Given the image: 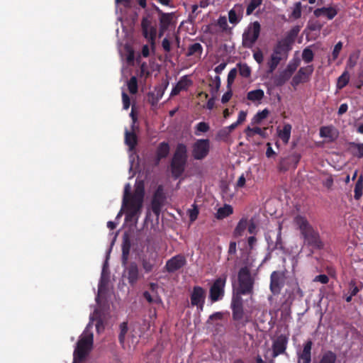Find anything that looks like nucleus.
Wrapping results in <instances>:
<instances>
[{
  "label": "nucleus",
  "mask_w": 363,
  "mask_h": 363,
  "mask_svg": "<svg viewBox=\"0 0 363 363\" xmlns=\"http://www.w3.org/2000/svg\"><path fill=\"white\" fill-rule=\"evenodd\" d=\"M299 31L300 26H294L283 38L277 41L267 62L268 74L273 73L281 61L287 60Z\"/></svg>",
  "instance_id": "obj_1"
},
{
  "label": "nucleus",
  "mask_w": 363,
  "mask_h": 363,
  "mask_svg": "<svg viewBox=\"0 0 363 363\" xmlns=\"http://www.w3.org/2000/svg\"><path fill=\"white\" fill-rule=\"evenodd\" d=\"M130 185L128 184L125 187V192L123 199V206L125 208V220L127 222L138 223L139 216L142 211L144 188L138 186L133 194H129Z\"/></svg>",
  "instance_id": "obj_2"
},
{
  "label": "nucleus",
  "mask_w": 363,
  "mask_h": 363,
  "mask_svg": "<svg viewBox=\"0 0 363 363\" xmlns=\"http://www.w3.org/2000/svg\"><path fill=\"white\" fill-rule=\"evenodd\" d=\"M294 223L299 230L305 245L315 250H322L324 247L319 232L312 226L304 216H296Z\"/></svg>",
  "instance_id": "obj_3"
},
{
  "label": "nucleus",
  "mask_w": 363,
  "mask_h": 363,
  "mask_svg": "<svg viewBox=\"0 0 363 363\" xmlns=\"http://www.w3.org/2000/svg\"><path fill=\"white\" fill-rule=\"evenodd\" d=\"M187 147L184 143H178L170 163L172 177L177 179L184 172L187 163Z\"/></svg>",
  "instance_id": "obj_4"
},
{
  "label": "nucleus",
  "mask_w": 363,
  "mask_h": 363,
  "mask_svg": "<svg viewBox=\"0 0 363 363\" xmlns=\"http://www.w3.org/2000/svg\"><path fill=\"white\" fill-rule=\"evenodd\" d=\"M238 287L234 296L252 295L253 294L255 279L247 267H241L238 274Z\"/></svg>",
  "instance_id": "obj_5"
},
{
  "label": "nucleus",
  "mask_w": 363,
  "mask_h": 363,
  "mask_svg": "<svg viewBox=\"0 0 363 363\" xmlns=\"http://www.w3.org/2000/svg\"><path fill=\"white\" fill-rule=\"evenodd\" d=\"M93 341V333L85 330L78 340L74 353L78 356V358L85 359L92 348Z\"/></svg>",
  "instance_id": "obj_6"
},
{
  "label": "nucleus",
  "mask_w": 363,
  "mask_h": 363,
  "mask_svg": "<svg viewBox=\"0 0 363 363\" xmlns=\"http://www.w3.org/2000/svg\"><path fill=\"white\" fill-rule=\"evenodd\" d=\"M226 281L227 274H225L215 279L209 289V298L212 302H216L223 298Z\"/></svg>",
  "instance_id": "obj_7"
},
{
  "label": "nucleus",
  "mask_w": 363,
  "mask_h": 363,
  "mask_svg": "<svg viewBox=\"0 0 363 363\" xmlns=\"http://www.w3.org/2000/svg\"><path fill=\"white\" fill-rule=\"evenodd\" d=\"M232 318L236 321V327H240V324L245 326L247 320L242 321L245 313L243 308V301L240 296H233L231 301Z\"/></svg>",
  "instance_id": "obj_8"
},
{
  "label": "nucleus",
  "mask_w": 363,
  "mask_h": 363,
  "mask_svg": "<svg viewBox=\"0 0 363 363\" xmlns=\"http://www.w3.org/2000/svg\"><path fill=\"white\" fill-rule=\"evenodd\" d=\"M123 272V277L126 279L131 286H135L143 277L139 267L135 262H127Z\"/></svg>",
  "instance_id": "obj_9"
},
{
  "label": "nucleus",
  "mask_w": 363,
  "mask_h": 363,
  "mask_svg": "<svg viewBox=\"0 0 363 363\" xmlns=\"http://www.w3.org/2000/svg\"><path fill=\"white\" fill-rule=\"evenodd\" d=\"M210 152V140L208 139H197L191 146V155L194 160L205 159Z\"/></svg>",
  "instance_id": "obj_10"
},
{
  "label": "nucleus",
  "mask_w": 363,
  "mask_h": 363,
  "mask_svg": "<svg viewBox=\"0 0 363 363\" xmlns=\"http://www.w3.org/2000/svg\"><path fill=\"white\" fill-rule=\"evenodd\" d=\"M206 297V290L200 286H194L190 294L191 305L196 306L199 311H202L204 308Z\"/></svg>",
  "instance_id": "obj_11"
},
{
  "label": "nucleus",
  "mask_w": 363,
  "mask_h": 363,
  "mask_svg": "<svg viewBox=\"0 0 363 363\" xmlns=\"http://www.w3.org/2000/svg\"><path fill=\"white\" fill-rule=\"evenodd\" d=\"M141 264L145 273L151 272L158 264L157 252L147 250L141 257Z\"/></svg>",
  "instance_id": "obj_12"
},
{
  "label": "nucleus",
  "mask_w": 363,
  "mask_h": 363,
  "mask_svg": "<svg viewBox=\"0 0 363 363\" xmlns=\"http://www.w3.org/2000/svg\"><path fill=\"white\" fill-rule=\"evenodd\" d=\"M260 24H250L242 35V44L251 48L257 40L260 33Z\"/></svg>",
  "instance_id": "obj_13"
},
{
  "label": "nucleus",
  "mask_w": 363,
  "mask_h": 363,
  "mask_svg": "<svg viewBox=\"0 0 363 363\" xmlns=\"http://www.w3.org/2000/svg\"><path fill=\"white\" fill-rule=\"evenodd\" d=\"M285 274L281 271H274L270 275L269 289L274 295L281 293L285 284Z\"/></svg>",
  "instance_id": "obj_14"
},
{
  "label": "nucleus",
  "mask_w": 363,
  "mask_h": 363,
  "mask_svg": "<svg viewBox=\"0 0 363 363\" xmlns=\"http://www.w3.org/2000/svg\"><path fill=\"white\" fill-rule=\"evenodd\" d=\"M165 200L166 196L164 192L163 186L162 185H160L158 186L155 192L154 193L151 202L152 211L155 216H160L161 208Z\"/></svg>",
  "instance_id": "obj_15"
},
{
  "label": "nucleus",
  "mask_w": 363,
  "mask_h": 363,
  "mask_svg": "<svg viewBox=\"0 0 363 363\" xmlns=\"http://www.w3.org/2000/svg\"><path fill=\"white\" fill-rule=\"evenodd\" d=\"M301 159L298 153H293L279 161L278 169L280 172H286L290 169H296Z\"/></svg>",
  "instance_id": "obj_16"
},
{
  "label": "nucleus",
  "mask_w": 363,
  "mask_h": 363,
  "mask_svg": "<svg viewBox=\"0 0 363 363\" xmlns=\"http://www.w3.org/2000/svg\"><path fill=\"white\" fill-rule=\"evenodd\" d=\"M186 264V258L182 255H177L167 261L165 269L169 273H173Z\"/></svg>",
  "instance_id": "obj_17"
},
{
  "label": "nucleus",
  "mask_w": 363,
  "mask_h": 363,
  "mask_svg": "<svg viewBox=\"0 0 363 363\" xmlns=\"http://www.w3.org/2000/svg\"><path fill=\"white\" fill-rule=\"evenodd\" d=\"M313 69V65L301 67L292 79V85L297 86L301 83L307 82L309 79V77L312 74Z\"/></svg>",
  "instance_id": "obj_18"
},
{
  "label": "nucleus",
  "mask_w": 363,
  "mask_h": 363,
  "mask_svg": "<svg viewBox=\"0 0 363 363\" xmlns=\"http://www.w3.org/2000/svg\"><path fill=\"white\" fill-rule=\"evenodd\" d=\"M313 14L316 18L332 20L337 14V9L335 6L318 8L314 10Z\"/></svg>",
  "instance_id": "obj_19"
},
{
  "label": "nucleus",
  "mask_w": 363,
  "mask_h": 363,
  "mask_svg": "<svg viewBox=\"0 0 363 363\" xmlns=\"http://www.w3.org/2000/svg\"><path fill=\"white\" fill-rule=\"evenodd\" d=\"M193 84L187 75L182 77L177 84L173 87L171 91V96H177L182 91H186Z\"/></svg>",
  "instance_id": "obj_20"
},
{
  "label": "nucleus",
  "mask_w": 363,
  "mask_h": 363,
  "mask_svg": "<svg viewBox=\"0 0 363 363\" xmlns=\"http://www.w3.org/2000/svg\"><path fill=\"white\" fill-rule=\"evenodd\" d=\"M312 345L313 342L311 340H308L304 343L302 351L298 353L299 362L302 361V363H311Z\"/></svg>",
  "instance_id": "obj_21"
},
{
  "label": "nucleus",
  "mask_w": 363,
  "mask_h": 363,
  "mask_svg": "<svg viewBox=\"0 0 363 363\" xmlns=\"http://www.w3.org/2000/svg\"><path fill=\"white\" fill-rule=\"evenodd\" d=\"M287 340L283 336L279 337L272 345L273 357H276L278 355L285 352L286 348Z\"/></svg>",
  "instance_id": "obj_22"
},
{
  "label": "nucleus",
  "mask_w": 363,
  "mask_h": 363,
  "mask_svg": "<svg viewBox=\"0 0 363 363\" xmlns=\"http://www.w3.org/2000/svg\"><path fill=\"white\" fill-rule=\"evenodd\" d=\"M143 36L150 43L152 48L155 46V40L157 34L156 28L152 27V24H141Z\"/></svg>",
  "instance_id": "obj_23"
},
{
  "label": "nucleus",
  "mask_w": 363,
  "mask_h": 363,
  "mask_svg": "<svg viewBox=\"0 0 363 363\" xmlns=\"http://www.w3.org/2000/svg\"><path fill=\"white\" fill-rule=\"evenodd\" d=\"M131 247V242L130 238L125 235L123 237L122 242V255H121V263L122 266L126 265L128 262L129 255Z\"/></svg>",
  "instance_id": "obj_24"
},
{
  "label": "nucleus",
  "mask_w": 363,
  "mask_h": 363,
  "mask_svg": "<svg viewBox=\"0 0 363 363\" xmlns=\"http://www.w3.org/2000/svg\"><path fill=\"white\" fill-rule=\"evenodd\" d=\"M169 145L166 142L160 143L156 150V159L157 162H159L162 159L167 157L169 152Z\"/></svg>",
  "instance_id": "obj_25"
},
{
  "label": "nucleus",
  "mask_w": 363,
  "mask_h": 363,
  "mask_svg": "<svg viewBox=\"0 0 363 363\" xmlns=\"http://www.w3.org/2000/svg\"><path fill=\"white\" fill-rule=\"evenodd\" d=\"M125 143L129 147V150L133 151L138 144V137L134 132L128 130L125 133Z\"/></svg>",
  "instance_id": "obj_26"
},
{
  "label": "nucleus",
  "mask_w": 363,
  "mask_h": 363,
  "mask_svg": "<svg viewBox=\"0 0 363 363\" xmlns=\"http://www.w3.org/2000/svg\"><path fill=\"white\" fill-rule=\"evenodd\" d=\"M202 52V45L199 43H194L189 46L186 55L187 57L194 56L201 58Z\"/></svg>",
  "instance_id": "obj_27"
},
{
  "label": "nucleus",
  "mask_w": 363,
  "mask_h": 363,
  "mask_svg": "<svg viewBox=\"0 0 363 363\" xmlns=\"http://www.w3.org/2000/svg\"><path fill=\"white\" fill-rule=\"evenodd\" d=\"M266 240L267 241L269 247V248L271 247L272 250H274L276 249L283 250L284 245H283L282 239H281V225L279 226V231L277 235V240H276V242L274 243V246L272 247L273 242H272V240H270V238L266 237Z\"/></svg>",
  "instance_id": "obj_28"
},
{
  "label": "nucleus",
  "mask_w": 363,
  "mask_h": 363,
  "mask_svg": "<svg viewBox=\"0 0 363 363\" xmlns=\"http://www.w3.org/2000/svg\"><path fill=\"white\" fill-rule=\"evenodd\" d=\"M291 76L292 75L289 72L284 69L274 77V82L276 86H282L291 77Z\"/></svg>",
  "instance_id": "obj_29"
},
{
  "label": "nucleus",
  "mask_w": 363,
  "mask_h": 363,
  "mask_svg": "<svg viewBox=\"0 0 363 363\" xmlns=\"http://www.w3.org/2000/svg\"><path fill=\"white\" fill-rule=\"evenodd\" d=\"M363 289V283H357L355 279H352L348 284V294L355 296Z\"/></svg>",
  "instance_id": "obj_30"
},
{
  "label": "nucleus",
  "mask_w": 363,
  "mask_h": 363,
  "mask_svg": "<svg viewBox=\"0 0 363 363\" xmlns=\"http://www.w3.org/2000/svg\"><path fill=\"white\" fill-rule=\"evenodd\" d=\"M303 6L301 1L295 2L292 7H291V13L289 17L293 20H298L301 16Z\"/></svg>",
  "instance_id": "obj_31"
},
{
  "label": "nucleus",
  "mask_w": 363,
  "mask_h": 363,
  "mask_svg": "<svg viewBox=\"0 0 363 363\" xmlns=\"http://www.w3.org/2000/svg\"><path fill=\"white\" fill-rule=\"evenodd\" d=\"M247 224L248 221L247 218H241L233 231L234 237L238 238L241 236L244 231L245 230V229L247 228Z\"/></svg>",
  "instance_id": "obj_32"
},
{
  "label": "nucleus",
  "mask_w": 363,
  "mask_h": 363,
  "mask_svg": "<svg viewBox=\"0 0 363 363\" xmlns=\"http://www.w3.org/2000/svg\"><path fill=\"white\" fill-rule=\"evenodd\" d=\"M291 125L286 124L283 127V129L279 131V138L283 141L284 144H287L291 137Z\"/></svg>",
  "instance_id": "obj_33"
},
{
  "label": "nucleus",
  "mask_w": 363,
  "mask_h": 363,
  "mask_svg": "<svg viewBox=\"0 0 363 363\" xmlns=\"http://www.w3.org/2000/svg\"><path fill=\"white\" fill-rule=\"evenodd\" d=\"M233 212V208L230 205L225 204L223 207L219 208L217 211L216 218L218 219H223Z\"/></svg>",
  "instance_id": "obj_34"
},
{
  "label": "nucleus",
  "mask_w": 363,
  "mask_h": 363,
  "mask_svg": "<svg viewBox=\"0 0 363 363\" xmlns=\"http://www.w3.org/2000/svg\"><path fill=\"white\" fill-rule=\"evenodd\" d=\"M264 96V91L262 89H259L249 91L247 95V99L251 101L255 102L262 100Z\"/></svg>",
  "instance_id": "obj_35"
},
{
  "label": "nucleus",
  "mask_w": 363,
  "mask_h": 363,
  "mask_svg": "<svg viewBox=\"0 0 363 363\" xmlns=\"http://www.w3.org/2000/svg\"><path fill=\"white\" fill-rule=\"evenodd\" d=\"M362 189H363V176L361 175L358 178V179L355 184V186H354V198L355 200H359L361 198V196L362 195Z\"/></svg>",
  "instance_id": "obj_36"
},
{
  "label": "nucleus",
  "mask_w": 363,
  "mask_h": 363,
  "mask_svg": "<svg viewBox=\"0 0 363 363\" xmlns=\"http://www.w3.org/2000/svg\"><path fill=\"white\" fill-rule=\"evenodd\" d=\"M350 148L356 150H352V153L354 156L357 157L358 158L363 157V143H357L354 142H351L349 143Z\"/></svg>",
  "instance_id": "obj_37"
},
{
  "label": "nucleus",
  "mask_w": 363,
  "mask_h": 363,
  "mask_svg": "<svg viewBox=\"0 0 363 363\" xmlns=\"http://www.w3.org/2000/svg\"><path fill=\"white\" fill-rule=\"evenodd\" d=\"M247 137H253L255 134L259 135L262 137L265 136L264 130H262L259 127L250 128L248 126L245 130Z\"/></svg>",
  "instance_id": "obj_38"
},
{
  "label": "nucleus",
  "mask_w": 363,
  "mask_h": 363,
  "mask_svg": "<svg viewBox=\"0 0 363 363\" xmlns=\"http://www.w3.org/2000/svg\"><path fill=\"white\" fill-rule=\"evenodd\" d=\"M336 359V354L332 351H328L323 354L319 363H335Z\"/></svg>",
  "instance_id": "obj_39"
},
{
  "label": "nucleus",
  "mask_w": 363,
  "mask_h": 363,
  "mask_svg": "<svg viewBox=\"0 0 363 363\" xmlns=\"http://www.w3.org/2000/svg\"><path fill=\"white\" fill-rule=\"evenodd\" d=\"M350 81V74L347 71H345L337 79V86L341 89L344 88Z\"/></svg>",
  "instance_id": "obj_40"
},
{
  "label": "nucleus",
  "mask_w": 363,
  "mask_h": 363,
  "mask_svg": "<svg viewBox=\"0 0 363 363\" xmlns=\"http://www.w3.org/2000/svg\"><path fill=\"white\" fill-rule=\"evenodd\" d=\"M210 130V126L208 123L199 122L195 127V135H200L201 133H206Z\"/></svg>",
  "instance_id": "obj_41"
},
{
  "label": "nucleus",
  "mask_w": 363,
  "mask_h": 363,
  "mask_svg": "<svg viewBox=\"0 0 363 363\" xmlns=\"http://www.w3.org/2000/svg\"><path fill=\"white\" fill-rule=\"evenodd\" d=\"M128 88L130 94H135L138 92V80L136 77L133 76L128 82Z\"/></svg>",
  "instance_id": "obj_42"
},
{
  "label": "nucleus",
  "mask_w": 363,
  "mask_h": 363,
  "mask_svg": "<svg viewBox=\"0 0 363 363\" xmlns=\"http://www.w3.org/2000/svg\"><path fill=\"white\" fill-rule=\"evenodd\" d=\"M238 12H240V6H235L233 9H231L229 11L228 18L230 23H237V21H240L239 14H238Z\"/></svg>",
  "instance_id": "obj_43"
},
{
  "label": "nucleus",
  "mask_w": 363,
  "mask_h": 363,
  "mask_svg": "<svg viewBox=\"0 0 363 363\" xmlns=\"http://www.w3.org/2000/svg\"><path fill=\"white\" fill-rule=\"evenodd\" d=\"M262 0H250L246 10L247 15L252 14L253 11L262 4Z\"/></svg>",
  "instance_id": "obj_44"
},
{
  "label": "nucleus",
  "mask_w": 363,
  "mask_h": 363,
  "mask_svg": "<svg viewBox=\"0 0 363 363\" xmlns=\"http://www.w3.org/2000/svg\"><path fill=\"white\" fill-rule=\"evenodd\" d=\"M128 332V324L125 322H123L120 325V333L118 335V340L121 345L124 344L125 337Z\"/></svg>",
  "instance_id": "obj_45"
},
{
  "label": "nucleus",
  "mask_w": 363,
  "mask_h": 363,
  "mask_svg": "<svg viewBox=\"0 0 363 363\" xmlns=\"http://www.w3.org/2000/svg\"><path fill=\"white\" fill-rule=\"evenodd\" d=\"M239 73L242 77L248 78L251 74V69L247 64H240Z\"/></svg>",
  "instance_id": "obj_46"
},
{
  "label": "nucleus",
  "mask_w": 363,
  "mask_h": 363,
  "mask_svg": "<svg viewBox=\"0 0 363 363\" xmlns=\"http://www.w3.org/2000/svg\"><path fill=\"white\" fill-rule=\"evenodd\" d=\"M313 57H314V54H313L312 50H311L308 48H306L303 50L302 58L305 62L309 63V62H312L313 60Z\"/></svg>",
  "instance_id": "obj_47"
},
{
  "label": "nucleus",
  "mask_w": 363,
  "mask_h": 363,
  "mask_svg": "<svg viewBox=\"0 0 363 363\" xmlns=\"http://www.w3.org/2000/svg\"><path fill=\"white\" fill-rule=\"evenodd\" d=\"M269 114L267 109H264L262 111H259L253 118L254 123H259L262 120L266 118Z\"/></svg>",
  "instance_id": "obj_48"
},
{
  "label": "nucleus",
  "mask_w": 363,
  "mask_h": 363,
  "mask_svg": "<svg viewBox=\"0 0 363 363\" xmlns=\"http://www.w3.org/2000/svg\"><path fill=\"white\" fill-rule=\"evenodd\" d=\"M300 63V60L298 59H296L289 62L286 67V70L289 72L291 75L296 70Z\"/></svg>",
  "instance_id": "obj_49"
},
{
  "label": "nucleus",
  "mask_w": 363,
  "mask_h": 363,
  "mask_svg": "<svg viewBox=\"0 0 363 363\" xmlns=\"http://www.w3.org/2000/svg\"><path fill=\"white\" fill-rule=\"evenodd\" d=\"M174 18V13H161L160 23H172Z\"/></svg>",
  "instance_id": "obj_50"
},
{
  "label": "nucleus",
  "mask_w": 363,
  "mask_h": 363,
  "mask_svg": "<svg viewBox=\"0 0 363 363\" xmlns=\"http://www.w3.org/2000/svg\"><path fill=\"white\" fill-rule=\"evenodd\" d=\"M229 130L223 128L219 130L216 134V139L220 140H226L230 135Z\"/></svg>",
  "instance_id": "obj_51"
},
{
  "label": "nucleus",
  "mask_w": 363,
  "mask_h": 363,
  "mask_svg": "<svg viewBox=\"0 0 363 363\" xmlns=\"http://www.w3.org/2000/svg\"><path fill=\"white\" fill-rule=\"evenodd\" d=\"M237 76V70L236 69H232L228 74V79H227V86H228V88L230 89L232 84L233 83L235 77Z\"/></svg>",
  "instance_id": "obj_52"
},
{
  "label": "nucleus",
  "mask_w": 363,
  "mask_h": 363,
  "mask_svg": "<svg viewBox=\"0 0 363 363\" xmlns=\"http://www.w3.org/2000/svg\"><path fill=\"white\" fill-rule=\"evenodd\" d=\"M342 48V43L340 41L338 42L335 45L333 52H332V57H333V60H335L338 57L340 52L341 51Z\"/></svg>",
  "instance_id": "obj_53"
},
{
  "label": "nucleus",
  "mask_w": 363,
  "mask_h": 363,
  "mask_svg": "<svg viewBox=\"0 0 363 363\" xmlns=\"http://www.w3.org/2000/svg\"><path fill=\"white\" fill-rule=\"evenodd\" d=\"M313 281L320 282L323 284H326L329 281V278L325 274H319V275H317L316 277H315V278L313 279Z\"/></svg>",
  "instance_id": "obj_54"
},
{
  "label": "nucleus",
  "mask_w": 363,
  "mask_h": 363,
  "mask_svg": "<svg viewBox=\"0 0 363 363\" xmlns=\"http://www.w3.org/2000/svg\"><path fill=\"white\" fill-rule=\"evenodd\" d=\"M122 100L123 108L125 110L128 109L130 105V101L128 95L124 91L122 93Z\"/></svg>",
  "instance_id": "obj_55"
},
{
  "label": "nucleus",
  "mask_w": 363,
  "mask_h": 363,
  "mask_svg": "<svg viewBox=\"0 0 363 363\" xmlns=\"http://www.w3.org/2000/svg\"><path fill=\"white\" fill-rule=\"evenodd\" d=\"M209 86L211 88V94L212 96L217 97L218 92L220 87L219 84H213V83H209Z\"/></svg>",
  "instance_id": "obj_56"
},
{
  "label": "nucleus",
  "mask_w": 363,
  "mask_h": 363,
  "mask_svg": "<svg viewBox=\"0 0 363 363\" xmlns=\"http://www.w3.org/2000/svg\"><path fill=\"white\" fill-rule=\"evenodd\" d=\"M148 101L150 103L152 106L156 105L158 101H160L159 99L155 96V92H150L147 95Z\"/></svg>",
  "instance_id": "obj_57"
},
{
  "label": "nucleus",
  "mask_w": 363,
  "mask_h": 363,
  "mask_svg": "<svg viewBox=\"0 0 363 363\" xmlns=\"http://www.w3.org/2000/svg\"><path fill=\"white\" fill-rule=\"evenodd\" d=\"M162 47L163 50L169 52L171 50V43L167 38H164L162 42Z\"/></svg>",
  "instance_id": "obj_58"
},
{
  "label": "nucleus",
  "mask_w": 363,
  "mask_h": 363,
  "mask_svg": "<svg viewBox=\"0 0 363 363\" xmlns=\"http://www.w3.org/2000/svg\"><path fill=\"white\" fill-rule=\"evenodd\" d=\"M232 95H233V92L230 89V88L229 89L228 91H227L222 96V99H221V102L223 104H225L227 102H228L230 99V98L232 97Z\"/></svg>",
  "instance_id": "obj_59"
},
{
  "label": "nucleus",
  "mask_w": 363,
  "mask_h": 363,
  "mask_svg": "<svg viewBox=\"0 0 363 363\" xmlns=\"http://www.w3.org/2000/svg\"><path fill=\"white\" fill-rule=\"evenodd\" d=\"M115 3L116 5L122 4L126 8H130L132 6L131 0H115Z\"/></svg>",
  "instance_id": "obj_60"
},
{
  "label": "nucleus",
  "mask_w": 363,
  "mask_h": 363,
  "mask_svg": "<svg viewBox=\"0 0 363 363\" xmlns=\"http://www.w3.org/2000/svg\"><path fill=\"white\" fill-rule=\"evenodd\" d=\"M168 84H169V82H167L166 84H165V87L164 88L159 87V88H157L155 89V91H156L155 96L160 100L162 99V97L163 96V94H164V89L168 86Z\"/></svg>",
  "instance_id": "obj_61"
},
{
  "label": "nucleus",
  "mask_w": 363,
  "mask_h": 363,
  "mask_svg": "<svg viewBox=\"0 0 363 363\" xmlns=\"http://www.w3.org/2000/svg\"><path fill=\"white\" fill-rule=\"evenodd\" d=\"M199 211L196 208L189 210V218L191 221H194L198 216Z\"/></svg>",
  "instance_id": "obj_62"
},
{
  "label": "nucleus",
  "mask_w": 363,
  "mask_h": 363,
  "mask_svg": "<svg viewBox=\"0 0 363 363\" xmlns=\"http://www.w3.org/2000/svg\"><path fill=\"white\" fill-rule=\"evenodd\" d=\"M236 247H237L236 242L235 241H231L229 245L228 254L229 255H235L237 251Z\"/></svg>",
  "instance_id": "obj_63"
},
{
  "label": "nucleus",
  "mask_w": 363,
  "mask_h": 363,
  "mask_svg": "<svg viewBox=\"0 0 363 363\" xmlns=\"http://www.w3.org/2000/svg\"><path fill=\"white\" fill-rule=\"evenodd\" d=\"M323 184L324 186L328 189H331L333 185V179L331 176L328 177L323 182Z\"/></svg>",
  "instance_id": "obj_64"
}]
</instances>
